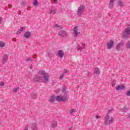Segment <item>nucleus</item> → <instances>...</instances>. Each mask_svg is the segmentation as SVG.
I'll list each match as a JSON object with an SVG mask.
<instances>
[{
    "instance_id": "4be33fe9",
    "label": "nucleus",
    "mask_w": 130,
    "mask_h": 130,
    "mask_svg": "<svg viewBox=\"0 0 130 130\" xmlns=\"http://www.w3.org/2000/svg\"><path fill=\"white\" fill-rule=\"evenodd\" d=\"M31 96L32 99H35L37 98V93H32L31 95Z\"/></svg>"
},
{
    "instance_id": "a19ab883",
    "label": "nucleus",
    "mask_w": 130,
    "mask_h": 130,
    "mask_svg": "<svg viewBox=\"0 0 130 130\" xmlns=\"http://www.w3.org/2000/svg\"><path fill=\"white\" fill-rule=\"evenodd\" d=\"M69 130H71L70 129Z\"/></svg>"
},
{
    "instance_id": "39448f33",
    "label": "nucleus",
    "mask_w": 130,
    "mask_h": 130,
    "mask_svg": "<svg viewBox=\"0 0 130 130\" xmlns=\"http://www.w3.org/2000/svg\"><path fill=\"white\" fill-rule=\"evenodd\" d=\"M8 58H9V55L5 54L2 56V62L3 64H5L8 61Z\"/></svg>"
},
{
    "instance_id": "ea45409f",
    "label": "nucleus",
    "mask_w": 130,
    "mask_h": 130,
    "mask_svg": "<svg viewBox=\"0 0 130 130\" xmlns=\"http://www.w3.org/2000/svg\"><path fill=\"white\" fill-rule=\"evenodd\" d=\"M50 123V122H49V124Z\"/></svg>"
},
{
    "instance_id": "bb28decb",
    "label": "nucleus",
    "mask_w": 130,
    "mask_h": 130,
    "mask_svg": "<svg viewBox=\"0 0 130 130\" xmlns=\"http://www.w3.org/2000/svg\"><path fill=\"white\" fill-rule=\"evenodd\" d=\"M6 44L4 42H0V47H4Z\"/></svg>"
},
{
    "instance_id": "f03ea898",
    "label": "nucleus",
    "mask_w": 130,
    "mask_h": 130,
    "mask_svg": "<svg viewBox=\"0 0 130 130\" xmlns=\"http://www.w3.org/2000/svg\"><path fill=\"white\" fill-rule=\"evenodd\" d=\"M56 101L60 102L63 101V102H66L68 101V98L67 93H65L63 96H57L55 98L54 96H51L49 99V102L52 103V102Z\"/></svg>"
},
{
    "instance_id": "f257e3e1",
    "label": "nucleus",
    "mask_w": 130,
    "mask_h": 130,
    "mask_svg": "<svg viewBox=\"0 0 130 130\" xmlns=\"http://www.w3.org/2000/svg\"><path fill=\"white\" fill-rule=\"evenodd\" d=\"M39 76H35L34 77V81L36 82H40V81H43L44 83H47L48 82V75L46 74L45 71H41L39 72Z\"/></svg>"
},
{
    "instance_id": "5701e85b",
    "label": "nucleus",
    "mask_w": 130,
    "mask_h": 130,
    "mask_svg": "<svg viewBox=\"0 0 130 130\" xmlns=\"http://www.w3.org/2000/svg\"><path fill=\"white\" fill-rule=\"evenodd\" d=\"M94 74H96V75H99L100 74V70L98 68H95L94 70Z\"/></svg>"
},
{
    "instance_id": "c85d7f7f",
    "label": "nucleus",
    "mask_w": 130,
    "mask_h": 130,
    "mask_svg": "<svg viewBox=\"0 0 130 130\" xmlns=\"http://www.w3.org/2000/svg\"><path fill=\"white\" fill-rule=\"evenodd\" d=\"M32 60V58L30 57H27L25 59V61H30Z\"/></svg>"
},
{
    "instance_id": "2f4dec72",
    "label": "nucleus",
    "mask_w": 130,
    "mask_h": 130,
    "mask_svg": "<svg viewBox=\"0 0 130 130\" xmlns=\"http://www.w3.org/2000/svg\"><path fill=\"white\" fill-rule=\"evenodd\" d=\"M126 95V96H130V90L127 91Z\"/></svg>"
},
{
    "instance_id": "f8f14e48",
    "label": "nucleus",
    "mask_w": 130,
    "mask_h": 130,
    "mask_svg": "<svg viewBox=\"0 0 130 130\" xmlns=\"http://www.w3.org/2000/svg\"><path fill=\"white\" fill-rule=\"evenodd\" d=\"M55 13H56V8L54 6H53L50 10L49 14H53L54 15Z\"/></svg>"
},
{
    "instance_id": "7ed1b4c3",
    "label": "nucleus",
    "mask_w": 130,
    "mask_h": 130,
    "mask_svg": "<svg viewBox=\"0 0 130 130\" xmlns=\"http://www.w3.org/2000/svg\"><path fill=\"white\" fill-rule=\"evenodd\" d=\"M114 120V117L113 116H110L109 115H106L105 117V125H109L113 123Z\"/></svg>"
},
{
    "instance_id": "72a5a7b5",
    "label": "nucleus",
    "mask_w": 130,
    "mask_h": 130,
    "mask_svg": "<svg viewBox=\"0 0 130 130\" xmlns=\"http://www.w3.org/2000/svg\"><path fill=\"white\" fill-rule=\"evenodd\" d=\"M112 110H113V109H110L108 110L107 113H110V112H111V111H112Z\"/></svg>"
},
{
    "instance_id": "dca6fc26",
    "label": "nucleus",
    "mask_w": 130,
    "mask_h": 130,
    "mask_svg": "<svg viewBox=\"0 0 130 130\" xmlns=\"http://www.w3.org/2000/svg\"><path fill=\"white\" fill-rule=\"evenodd\" d=\"M124 35H126V36H127V35H130V28L128 27L125 29Z\"/></svg>"
},
{
    "instance_id": "1a4fd4ad",
    "label": "nucleus",
    "mask_w": 130,
    "mask_h": 130,
    "mask_svg": "<svg viewBox=\"0 0 130 130\" xmlns=\"http://www.w3.org/2000/svg\"><path fill=\"white\" fill-rule=\"evenodd\" d=\"M58 35L62 37H66V36H67V31L61 30L58 32Z\"/></svg>"
},
{
    "instance_id": "b1692460",
    "label": "nucleus",
    "mask_w": 130,
    "mask_h": 130,
    "mask_svg": "<svg viewBox=\"0 0 130 130\" xmlns=\"http://www.w3.org/2000/svg\"><path fill=\"white\" fill-rule=\"evenodd\" d=\"M125 47H126V48H127V49H130V41H128L127 42V43L126 44V45H125Z\"/></svg>"
},
{
    "instance_id": "9d476101",
    "label": "nucleus",
    "mask_w": 130,
    "mask_h": 130,
    "mask_svg": "<svg viewBox=\"0 0 130 130\" xmlns=\"http://www.w3.org/2000/svg\"><path fill=\"white\" fill-rule=\"evenodd\" d=\"M30 36H31V32L30 31H26L23 35V37L26 38L27 39H28V38H29Z\"/></svg>"
},
{
    "instance_id": "6e6552de",
    "label": "nucleus",
    "mask_w": 130,
    "mask_h": 130,
    "mask_svg": "<svg viewBox=\"0 0 130 130\" xmlns=\"http://www.w3.org/2000/svg\"><path fill=\"white\" fill-rule=\"evenodd\" d=\"M116 49L118 51H119L120 50H122V49H123V44H122V43L118 44L116 46Z\"/></svg>"
},
{
    "instance_id": "4468645a",
    "label": "nucleus",
    "mask_w": 130,
    "mask_h": 130,
    "mask_svg": "<svg viewBox=\"0 0 130 130\" xmlns=\"http://www.w3.org/2000/svg\"><path fill=\"white\" fill-rule=\"evenodd\" d=\"M31 128L32 130H37V124L36 123H32L31 125Z\"/></svg>"
},
{
    "instance_id": "e433bc0d",
    "label": "nucleus",
    "mask_w": 130,
    "mask_h": 130,
    "mask_svg": "<svg viewBox=\"0 0 130 130\" xmlns=\"http://www.w3.org/2000/svg\"><path fill=\"white\" fill-rule=\"evenodd\" d=\"M29 69H30V70H32V65H31V66L29 67Z\"/></svg>"
},
{
    "instance_id": "c9c22d12",
    "label": "nucleus",
    "mask_w": 130,
    "mask_h": 130,
    "mask_svg": "<svg viewBox=\"0 0 130 130\" xmlns=\"http://www.w3.org/2000/svg\"><path fill=\"white\" fill-rule=\"evenodd\" d=\"M54 1V4H57V0H53Z\"/></svg>"
},
{
    "instance_id": "9b49d317",
    "label": "nucleus",
    "mask_w": 130,
    "mask_h": 130,
    "mask_svg": "<svg viewBox=\"0 0 130 130\" xmlns=\"http://www.w3.org/2000/svg\"><path fill=\"white\" fill-rule=\"evenodd\" d=\"M124 88H125L124 85L122 84V85H120L117 86L116 87V90H117V91H119V90H124Z\"/></svg>"
},
{
    "instance_id": "0eeeda50",
    "label": "nucleus",
    "mask_w": 130,
    "mask_h": 130,
    "mask_svg": "<svg viewBox=\"0 0 130 130\" xmlns=\"http://www.w3.org/2000/svg\"><path fill=\"white\" fill-rule=\"evenodd\" d=\"M113 44H114V42L113 40H110L107 44V47L108 49H111L113 47Z\"/></svg>"
},
{
    "instance_id": "393cba45",
    "label": "nucleus",
    "mask_w": 130,
    "mask_h": 130,
    "mask_svg": "<svg viewBox=\"0 0 130 130\" xmlns=\"http://www.w3.org/2000/svg\"><path fill=\"white\" fill-rule=\"evenodd\" d=\"M118 5L119 6V7H123V2H121V1H118Z\"/></svg>"
},
{
    "instance_id": "412c9836",
    "label": "nucleus",
    "mask_w": 130,
    "mask_h": 130,
    "mask_svg": "<svg viewBox=\"0 0 130 130\" xmlns=\"http://www.w3.org/2000/svg\"><path fill=\"white\" fill-rule=\"evenodd\" d=\"M76 112H77L76 109H73L70 111V114L73 115Z\"/></svg>"
},
{
    "instance_id": "2eb2a0df",
    "label": "nucleus",
    "mask_w": 130,
    "mask_h": 130,
    "mask_svg": "<svg viewBox=\"0 0 130 130\" xmlns=\"http://www.w3.org/2000/svg\"><path fill=\"white\" fill-rule=\"evenodd\" d=\"M116 0H111L110 2V4L109 5V8L110 9H113V5L114 4V2H115Z\"/></svg>"
},
{
    "instance_id": "a211bd4d",
    "label": "nucleus",
    "mask_w": 130,
    "mask_h": 130,
    "mask_svg": "<svg viewBox=\"0 0 130 130\" xmlns=\"http://www.w3.org/2000/svg\"><path fill=\"white\" fill-rule=\"evenodd\" d=\"M85 44H82V47H80L79 45L77 46V49L78 50H80V51H82L84 48H85Z\"/></svg>"
},
{
    "instance_id": "f704fd0d",
    "label": "nucleus",
    "mask_w": 130,
    "mask_h": 130,
    "mask_svg": "<svg viewBox=\"0 0 130 130\" xmlns=\"http://www.w3.org/2000/svg\"><path fill=\"white\" fill-rule=\"evenodd\" d=\"M60 91V89H57L56 91H55V92H56V93H58Z\"/></svg>"
},
{
    "instance_id": "c756f323",
    "label": "nucleus",
    "mask_w": 130,
    "mask_h": 130,
    "mask_svg": "<svg viewBox=\"0 0 130 130\" xmlns=\"http://www.w3.org/2000/svg\"><path fill=\"white\" fill-rule=\"evenodd\" d=\"M63 76H64L63 73H62L60 75V77H59L60 80H62L63 78Z\"/></svg>"
},
{
    "instance_id": "f3484780",
    "label": "nucleus",
    "mask_w": 130,
    "mask_h": 130,
    "mask_svg": "<svg viewBox=\"0 0 130 130\" xmlns=\"http://www.w3.org/2000/svg\"><path fill=\"white\" fill-rule=\"evenodd\" d=\"M58 54L59 56V57H63V55H64V53L62 52L61 50H59L58 52Z\"/></svg>"
},
{
    "instance_id": "ddd939ff",
    "label": "nucleus",
    "mask_w": 130,
    "mask_h": 130,
    "mask_svg": "<svg viewBox=\"0 0 130 130\" xmlns=\"http://www.w3.org/2000/svg\"><path fill=\"white\" fill-rule=\"evenodd\" d=\"M51 126L53 128H55V127L57 126V122H56L55 120H53L51 124Z\"/></svg>"
},
{
    "instance_id": "20e7f679",
    "label": "nucleus",
    "mask_w": 130,
    "mask_h": 130,
    "mask_svg": "<svg viewBox=\"0 0 130 130\" xmlns=\"http://www.w3.org/2000/svg\"><path fill=\"white\" fill-rule=\"evenodd\" d=\"M84 11H85V6L81 5L79 7H78L77 12L78 16H82Z\"/></svg>"
},
{
    "instance_id": "4c0bfd02",
    "label": "nucleus",
    "mask_w": 130,
    "mask_h": 130,
    "mask_svg": "<svg viewBox=\"0 0 130 130\" xmlns=\"http://www.w3.org/2000/svg\"><path fill=\"white\" fill-rule=\"evenodd\" d=\"M95 117H96V118H100V117H99L98 116H96Z\"/></svg>"
},
{
    "instance_id": "473e14b6",
    "label": "nucleus",
    "mask_w": 130,
    "mask_h": 130,
    "mask_svg": "<svg viewBox=\"0 0 130 130\" xmlns=\"http://www.w3.org/2000/svg\"><path fill=\"white\" fill-rule=\"evenodd\" d=\"M66 73H69V71L67 69L63 70V74H66Z\"/></svg>"
},
{
    "instance_id": "7c9ffc66",
    "label": "nucleus",
    "mask_w": 130,
    "mask_h": 130,
    "mask_svg": "<svg viewBox=\"0 0 130 130\" xmlns=\"http://www.w3.org/2000/svg\"><path fill=\"white\" fill-rule=\"evenodd\" d=\"M0 86H1V87H4V86H5V83H4L3 82H0Z\"/></svg>"
},
{
    "instance_id": "a878e982",
    "label": "nucleus",
    "mask_w": 130,
    "mask_h": 130,
    "mask_svg": "<svg viewBox=\"0 0 130 130\" xmlns=\"http://www.w3.org/2000/svg\"><path fill=\"white\" fill-rule=\"evenodd\" d=\"M19 90H20V88L17 87L16 88L13 89V93H17V92H18Z\"/></svg>"
},
{
    "instance_id": "423d86ee",
    "label": "nucleus",
    "mask_w": 130,
    "mask_h": 130,
    "mask_svg": "<svg viewBox=\"0 0 130 130\" xmlns=\"http://www.w3.org/2000/svg\"><path fill=\"white\" fill-rule=\"evenodd\" d=\"M80 31H79V29H78V26L75 27L73 30V35L74 37H75V38H77L78 37V36L79 34H80Z\"/></svg>"
},
{
    "instance_id": "58836bf2",
    "label": "nucleus",
    "mask_w": 130,
    "mask_h": 130,
    "mask_svg": "<svg viewBox=\"0 0 130 130\" xmlns=\"http://www.w3.org/2000/svg\"><path fill=\"white\" fill-rule=\"evenodd\" d=\"M2 23V18L0 17V24Z\"/></svg>"
},
{
    "instance_id": "6ab92c4d",
    "label": "nucleus",
    "mask_w": 130,
    "mask_h": 130,
    "mask_svg": "<svg viewBox=\"0 0 130 130\" xmlns=\"http://www.w3.org/2000/svg\"><path fill=\"white\" fill-rule=\"evenodd\" d=\"M25 29H26V27L24 26L21 27L17 32V35L20 34V33H21V32L23 31V30H25Z\"/></svg>"
},
{
    "instance_id": "aec40b11",
    "label": "nucleus",
    "mask_w": 130,
    "mask_h": 130,
    "mask_svg": "<svg viewBox=\"0 0 130 130\" xmlns=\"http://www.w3.org/2000/svg\"><path fill=\"white\" fill-rule=\"evenodd\" d=\"M54 28H57L58 30H60V29L62 28V26L60 25H58V24H56L54 25Z\"/></svg>"
},
{
    "instance_id": "cd10ccee",
    "label": "nucleus",
    "mask_w": 130,
    "mask_h": 130,
    "mask_svg": "<svg viewBox=\"0 0 130 130\" xmlns=\"http://www.w3.org/2000/svg\"><path fill=\"white\" fill-rule=\"evenodd\" d=\"M33 5L34 6H37L38 5V1L37 0H34Z\"/></svg>"
}]
</instances>
